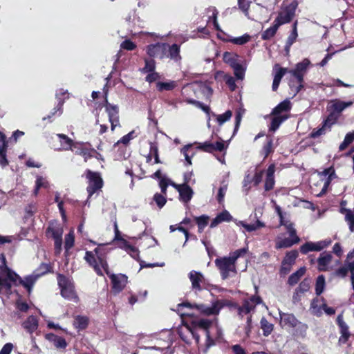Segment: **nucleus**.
<instances>
[{"mask_svg": "<svg viewBox=\"0 0 354 354\" xmlns=\"http://www.w3.org/2000/svg\"><path fill=\"white\" fill-rule=\"evenodd\" d=\"M100 250L98 248H95L94 250L97 258L92 252L87 251L85 254L84 259L93 268L98 275L102 276L103 271H104L111 279L113 290L115 292H119L124 288L127 281V277L124 274H111L109 271L107 262L101 257Z\"/></svg>", "mask_w": 354, "mask_h": 354, "instance_id": "f257e3e1", "label": "nucleus"}, {"mask_svg": "<svg viewBox=\"0 0 354 354\" xmlns=\"http://www.w3.org/2000/svg\"><path fill=\"white\" fill-rule=\"evenodd\" d=\"M0 261L1 262V264H0V293L10 294L12 286L17 285L18 283H22L30 292L37 277L30 275L24 280H21L15 272L7 267L4 254H0Z\"/></svg>", "mask_w": 354, "mask_h": 354, "instance_id": "f03ea898", "label": "nucleus"}, {"mask_svg": "<svg viewBox=\"0 0 354 354\" xmlns=\"http://www.w3.org/2000/svg\"><path fill=\"white\" fill-rule=\"evenodd\" d=\"M248 247L239 249L230 253L229 257L217 258L215 260V264L218 268L223 279H226L236 275L237 272L236 261L238 258L245 254L248 252Z\"/></svg>", "mask_w": 354, "mask_h": 354, "instance_id": "7ed1b4c3", "label": "nucleus"}, {"mask_svg": "<svg viewBox=\"0 0 354 354\" xmlns=\"http://www.w3.org/2000/svg\"><path fill=\"white\" fill-rule=\"evenodd\" d=\"M230 305L231 302L227 299L216 300L213 302L212 306H207L204 304L192 305L189 302H184L178 305L177 310L180 311L182 307L195 308L205 315H218L223 307Z\"/></svg>", "mask_w": 354, "mask_h": 354, "instance_id": "20e7f679", "label": "nucleus"}, {"mask_svg": "<svg viewBox=\"0 0 354 354\" xmlns=\"http://www.w3.org/2000/svg\"><path fill=\"white\" fill-rule=\"evenodd\" d=\"M318 176L319 178V181L317 184H315V185L316 187H321L320 192L316 193V192L314 190V188L313 187H311V188L313 192L315 193L317 196H322L326 192L330 182L337 176L335 172V169L332 167L325 169L323 171L319 173Z\"/></svg>", "mask_w": 354, "mask_h": 354, "instance_id": "39448f33", "label": "nucleus"}, {"mask_svg": "<svg viewBox=\"0 0 354 354\" xmlns=\"http://www.w3.org/2000/svg\"><path fill=\"white\" fill-rule=\"evenodd\" d=\"M282 225L286 227L290 238L281 239L278 237L276 240L275 245L277 249L290 248L300 241L299 238L296 234V230L292 223L282 222Z\"/></svg>", "mask_w": 354, "mask_h": 354, "instance_id": "423d86ee", "label": "nucleus"}, {"mask_svg": "<svg viewBox=\"0 0 354 354\" xmlns=\"http://www.w3.org/2000/svg\"><path fill=\"white\" fill-rule=\"evenodd\" d=\"M58 283L61 288V294L63 297L68 300H77V296L73 283L63 275L58 276Z\"/></svg>", "mask_w": 354, "mask_h": 354, "instance_id": "0eeeda50", "label": "nucleus"}, {"mask_svg": "<svg viewBox=\"0 0 354 354\" xmlns=\"http://www.w3.org/2000/svg\"><path fill=\"white\" fill-rule=\"evenodd\" d=\"M310 63L308 59H304L302 62L297 64L294 69L288 70V73L294 77L299 84L297 88V92L303 87L304 76L307 72Z\"/></svg>", "mask_w": 354, "mask_h": 354, "instance_id": "6e6552de", "label": "nucleus"}, {"mask_svg": "<svg viewBox=\"0 0 354 354\" xmlns=\"http://www.w3.org/2000/svg\"><path fill=\"white\" fill-rule=\"evenodd\" d=\"M86 177L88 179L87 192L88 197H91L97 190L102 188L103 181L98 173L89 170L87 171Z\"/></svg>", "mask_w": 354, "mask_h": 354, "instance_id": "1a4fd4ad", "label": "nucleus"}, {"mask_svg": "<svg viewBox=\"0 0 354 354\" xmlns=\"http://www.w3.org/2000/svg\"><path fill=\"white\" fill-rule=\"evenodd\" d=\"M297 3L292 2L283 10L280 12L274 20L279 26L290 22L295 15Z\"/></svg>", "mask_w": 354, "mask_h": 354, "instance_id": "9d476101", "label": "nucleus"}, {"mask_svg": "<svg viewBox=\"0 0 354 354\" xmlns=\"http://www.w3.org/2000/svg\"><path fill=\"white\" fill-rule=\"evenodd\" d=\"M279 315L281 319L280 324L281 326L291 328L298 327L304 331L306 330L307 326L300 322L293 314L281 313L280 311Z\"/></svg>", "mask_w": 354, "mask_h": 354, "instance_id": "9b49d317", "label": "nucleus"}, {"mask_svg": "<svg viewBox=\"0 0 354 354\" xmlns=\"http://www.w3.org/2000/svg\"><path fill=\"white\" fill-rule=\"evenodd\" d=\"M332 243L330 239H325L317 242H306L300 248V251L303 254H307L311 251H321L328 247Z\"/></svg>", "mask_w": 354, "mask_h": 354, "instance_id": "f8f14e48", "label": "nucleus"}, {"mask_svg": "<svg viewBox=\"0 0 354 354\" xmlns=\"http://www.w3.org/2000/svg\"><path fill=\"white\" fill-rule=\"evenodd\" d=\"M250 218L252 221H255V222L248 223L245 221H239L236 224L243 227L248 232H252L258 230L260 228L264 227L266 226L265 223L259 220V216H258L257 210H255L253 214L250 216Z\"/></svg>", "mask_w": 354, "mask_h": 354, "instance_id": "ddd939ff", "label": "nucleus"}, {"mask_svg": "<svg viewBox=\"0 0 354 354\" xmlns=\"http://www.w3.org/2000/svg\"><path fill=\"white\" fill-rule=\"evenodd\" d=\"M167 48L168 44L164 43H157L147 46V53L150 57L162 59L167 51Z\"/></svg>", "mask_w": 354, "mask_h": 354, "instance_id": "4468645a", "label": "nucleus"}, {"mask_svg": "<svg viewBox=\"0 0 354 354\" xmlns=\"http://www.w3.org/2000/svg\"><path fill=\"white\" fill-rule=\"evenodd\" d=\"M106 112L109 118V122L111 123V130L113 131L116 127L120 125L118 108L106 102Z\"/></svg>", "mask_w": 354, "mask_h": 354, "instance_id": "2eb2a0df", "label": "nucleus"}, {"mask_svg": "<svg viewBox=\"0 0 354 354\" xmlns=\"http://www.w3.org/2000/svg\"><path fill=\"white\" fill-rule=\"evenodd\" d=\"M353 104L352 101L344 102L339 99L330 100L327 107L328 110L337 113L338 115L346 108Z\"/></svg>", "mask_w": 354, "mask_h": 354, "instance_id": "dca6fc26", "label": "nucleus"}, {"mask_svg": "<svg viewBox=\"0 0 354 354\" xmlns=\"http://www.w3.org/2000/svg\"><path fill=\"white\" fill-rule=\"evenodd\" d=\"M171 185L174 187L180 194L181 200L185 202H189L193 195V190L187 185H177L174 183H171Z\"/></svg>", "mask_w": 354, "mask_h": 354, "instance_id": "f3484780", "label": "nucleus"}, {"mask_svg": "<svg viewBox=\"0 0 354 354\" xmlns=\"http://www.w3.org/2000/svg\"><path fill=\"white\" fill-rule=\"evenodd\" d=\"M189 278L192 282V286L196 291H201L202 290L201 283L204 282L203 275L199 272L192 270L189 274Z\"/></svg>", "mask_w": 354, "mask_h": 354, "instance_id": "a211bd4d", "label": "nucleus"}, {"mask_svg": "<svg viewBox=\"0 0 354 354\" xmlns=\"http://www.w3.org/2000/svg\"><path fill=\"white\" fill-rule=\"evenodd\" d=\"M57 138L59 140L60 142V148L59 149L62 150H73V148L77 147V143H74L73 140L68 138L67 136L59 133L57 135Z\"/></svg>", "mask_w": 354, "mask_h": 354, "instance_id": "6ab92c4d", "label": "nucleus"}, {"mask_svg": "<svg viewBox=\"0 0 354 354\" xmlns=\"http://www.w3.org/2000/svg\"><path fill=\"white\" fill-rule=\"evenodd\" d=\"M8 147V143L6 140L5 136L1 135L0 136V166L5 167L8 164V161L6 158V149Z\"/></svg>", "mask_w": 354, "mask_h": 354, "instance_id": "aec40b11", "label": "nucleus"}, {"mask_svg": "<svg viewBox=\"0 0 354 354\" xmlns=\"http://www.w3.org/2000/svg\"><path fill=\"white\" fill-rule=\"evenodd\" d=\"M22 326L27 332L32 334L38 328V319L35 316L30 315L22 323Z\"/></svg>", "mask_w": 354, "mask_h": 354, "instance_id": "412c9836", "label": "nucleus"}, {"mask_svg": "<svg viewBox=\"0 0 354 354\" xmlns=\"http://www.w3.org/2000/svg\"><path fill=\"white\" fill-rule=\"evenodd\" d=\"M274 165H271L267 169L266 178L265 182V189L266 191H270L273 189L274 185Z\"/></svg>", "mask_w": 354, "mask_h": 354, "instance_id": "4be33fe9", "label": "nucleus"}, {"mask_svg": "<svg viewBox=\"0 0 354 354\" xmlns=\"http://www.w3.org/2000/svg\"><path fill=\"white\" fill-rule=\"evenodd\" d=\"M333 257L330 253L324 252L320 254L317 262L318 269L320 271H326L328 270V265L332 261Z\"/></svg>", "mask_w": 354, "mask_h": 354, "instance_id": "5701e85b", "label": "nucleus"}, {"mask_svg": "<svg viewBox=\"0 0 354 354\" xmlns=\"http://www.w3.org/2000/svg\"><path fill=\"white\" fill-rule=\"evenodd\" d=\"M323 301V298H315L313 300L310 310L313 315L319 317L322 314L323 304H324Z\"/></svg>", "mask_w": 354, "mask_h": 354, "instance_id": "b1692460", "label": "nucleus"}, {"mask_svg": "<svg viewBox=\"0 0 354 354\" xmlns=\"http://www.w3.org/2000/svg\"><path fill=\"white\" fill-rule=\"evenodd\" d=\"M223 59V61L228 64L232 68L242 62L238 55L230 52L224 53Z\"/></svg>", "mask_w": 354, "mask_h": 354, "instance_id": "393cba45", "label": "nucleus"}, {"mask_svg": "<svg viewBox=\"0 0 354 354\" xmlns=\"http://www.w3.org/2000/svg\"><path fill=\"white\" fill-rule=\"evenodd\" d=\"M340 212L345 215V221L349 225V230L354 232V212L344 207L341 208Z\"/></svg>", "mask_w": 354, "mask_h": 354, "instance_id": "a878e982", "label": "nucleus"}, {"mask_svg": "<svg viewBox=\"0 0 354 354\" xmlns=\"http://www.w3.org/2000/svg\"><path fill=\"white\" fill-rule=\"evenodd\" d=\"M262 300L259 296H252L249 299H246L243 301V306L248 308L250 312L253 311L256 306L261 304Z\"/></svg>", "mask_w": 354, "mask_h": 354, "instance_id": "bb28decb", "label": "nucleus"}, {"mask_svg": "<svg viewBox=\"0 0 354 354\" xmlns=\"http://www.w3.org/2000/svg\"><path fill=\"white\" fill-rule=\"evenodd\" d=\"M167 50L169 51V57L175 62H179L181 59L180 55V47L177 44L171 46L168 45Z\"/></svg>", "mask_w": 354, "mask_h": 354, "instance_id": "cd10ccee", "label": "nucleus"}, {"mask_svg": "<svg viewBox=\"0 0 354 354\" xmlns=\"http://www.w3.org/2000/svg\"><path fill=\"white\" fill-rule=\"evenodd\" d=\"M290 109V102L288 100H284L279 104L272 111V115H280L279 114L283 111H288Z\"/></svg>", "mask_w": 354, "mask_h": 354, "instance_id": "c85d7f7f", "label": "nucleus"}, {"mask_svg": "<svg viewBox=\"0 0 354 354\" xmlns=\"http://www.w3.org/2000/svg\"><path fill=\"white\" fill-rule=\"evenodd\" d=\"M48 233H50L54 239L62 238L63 230L59 225L51 223L48 228Z\"/></svg>", "mask_w": 354, "mask_h": 354, "instance_id": "c756f323", "label": "nucleus"}, {"mask_svg": "<svg viewBox=\"0 0 354 354\" xmlns=\"http://www.w3.org/2000/svg\"><path fill=\"white\" fill-rule=\"evenodd\" d=\"M88 324V319L85 316H77L73 325L78 330L85 329Z\"/></svg>", "mask_w": 354, "mask_h": 354, "instance_id": "7c9ffc66", "label": "nucleus"}, {"mask_svg": "<svg viewBox=\"0 0 354 354\" xmlns=\"http://www.w3.org/2000/svg\"><path fill=\"white\" fill-rule=\"evenodd\" d=\"M306 268L302 267L299 268L297 272L292 274L288 279V283L290 285H295L299 280V279L305 274Z\"/></svg>", "mask_w": 354, "mask_h": 354, "instance_id": "2f4dec72", "label": "nucleus"}, {"mask_svg": "<svg viewBox=\"0 0 354 354\" xmlns=\"http://www.w3.org/2000/svg\"><path fill=\"white\" fill-rule=\"evenodd\" d=\"M274 25L267 30H266L261 35V38L263 40L271 39L276 33L278 28L280 26L277 22L274 21Z\"/></svg>", "mask_w": 354, "mask_h": 354, "instance_id": "473e14b6", "label": "nucleus"}, {"mask_svg": "<svg viewBox=\"0 0 354 354\" xmlns=\"http://www.w3.org/2000/svg\"><path fill=\"white\" fill-rule=\"evenodd\" d=\"M297 22L295 21L293 24V28H292V32L290 33V35H289L288 39H287V41H286V50L287 52L289 51V49L290 48V46L292 45V44L295 41L298 35H297Z\"/></svg>", "mask_w": 354, "mask_h": 354, "instance_id": "72a5a7b5", "label": "nucleus"}, {"mask_svg": "<svg viewBox=\"0 0 354 354\" xmlns=\"http://www.w3.org/2000/svg\"><path fill=\"white\" fill-rule=\"evenodd\" d=\"M261 328L263 330V335L268 336L273 330L274 326L268 322L266 318L263 317L261 319Z\"/></svg>", "mask_w": 354, "mask_h": 354, "instance_id": "f704fd0d", "label": "nucleus"}, {"mask_svg": "<svg viewBox=\"0 0 354 354\" xmlns=\"http://www.w3.org/2000/svg\"><path fill=\"white\" fill-rule=\"evenodd\" d=\"M274 117L272 118L270 130L272 131H275L280 124L287 118L285 116L282 115H273Z\"/></svg>", "mask_w": 354, "mask_h": 354, "instance_id": "c9c22d12", "label": "nucleus"}, {"mask_svg": "<svg viewBox=\"0 0 354 354\" xmlns=\"http://www.w3.org/2000/svg\"><path fill=\"white\" fill-rule=\"evenodd\" d=\"M339 117V115H338L337 113L330 111V114L325 120L323 124L329 130L331 126L336 123Z\"/></svg>", "mask_w": 354, "mask_h": 354, "instance_id": "e433bc0d", "label": "nucleus"}, {"mask_svg": "<svg viewBox=\"0 0 354 354\" xmlns=\"http://www.w3.org/2000/svg\"><path fill=\"white\" fill-rule=\"evenodd\" d=\"M251 39L250 35L245 34L241 37H233L230 39L228 41L236 45H243L248 43Z\"/></svg>", "mask_w": 354, "mask_h": 354, "instance_id": "4c0bfd02", "label": "nucleus"}, {"mask_svg": "<svg viewBox=\"0 0 354 354\" xmlns=\"http://www.w3.org/2000/svg\"><path fill=\"white\" fill-rule=\"evenodd\" d=\"M242 62L239 63L234 66L232 68L234 70V75L237 79L243 80L245 75V68L243 67Z\"/></svg>", "mask_w": 354, "mask_h": 354, "instance_id": "58836bf2", "label": "nucleus"}, {"mask_svg": "<svg viewBox=\"0 0 354 354\" xmlns=\"http://www.w3.org/2000/svg\"><path fill=\"white\" fill-rule=\"evenodd\" d=\"M325 287V278L323 275H320L317 277L315 286V291L317 295H321Z\"/></svg>", "mask_w": 354, "mask_h": 354, "instance_id": "ea45409f", "label": "nucleus"}, {"mask_svg": "<svg viewBox=\"0 0 354 354\" xmlns=\"http://www.w3.org/2000/svg\"><path fill=\"white\" fill-rule=\"evenodd\" d=\"M298 257V252L297 250H292L286 253L283 261L286 263L293 265Z\"/></svg>", "mask_w": 354, "mask_h": 354, "instance_id": "a19ab883", "label": "nucleus"}, {"mask_svg": "<svg viewBox=\"0 0 354 354\" xmlns=\"http://www.w3.org/2000/svg\"><path fill=\"white\" fill-rule=\"evenodd\" d=\"M211 324V321L207 319H201L197 322V326L205 330L206 336L208 339H209V333L207 329L210 326Z\"/></svg>", "mask_w": 354, "mask_h": 354, "instance_id": "79ce46f5", "label": "nucleus"}, {"mask_svg": "<svg viewBox=\"0 0 354 354\" xmlns=\"http://www.w3.org/2000/svg\"><path fill=\"white\" fill-rule=\"evenodd\" d=\"M196 221L198 226V231L201 232L207 225L209 217L207 216L203 215L201 216L196 217Z\"/></svg>", "mask_w": 354, "mask_h": 354, "instance_id": "37998d69", "label": "nucleus"}, {"mask_svg": "<svg viewBox=\"0 0 354 354\" xmlns=\"http://www.w3.org/2000/svg\"><path fill=\"white\" fill-rule=\"evenodd\" d=\"M238 4H239V8L243 12L245 15L248 19H252L250 17L249 12H248L250 2H249V1H248L246 0H238Z\"/></svg>", "mask_w": 354, "mask_h": 354, "instance_id": "c03bdc74", "label": "nucleus"}, {"mask_svg": "<svg viewBox=\"0 0 354 354\" xmlns=\"http://www.w3.org/2000/svg\"><path fill=\"white\" fill-rule=\"evenodd\" d=\"M345 263L348 266L350 271H354V248L348 253Z\"/></svg>", "mask_w": 354, "mask_h": 354, "instance_id": "a18cd8bd", "label": "nucleus"}, {"mask_svg": "<svg viewBox=\"0 0 354 354\" xmlns=\"http://www.w3.org/2000/svg\"><path fill=\"white\" fill-rule=\"evenodd\" d=\"M115 228H117V225H115ZM115 239L120 241V245L119 247L123 250H124L126 252L129 250L131 248V245L124 239H122L119 236V232L118 229H116V233H115Z\"/></svg>", "mask_w": 354, "mask_h": 354, "instance_id": "49530a36", "label": "nucleus"}, {"mask_svg": "<svg viewBox=\"0 0 354 354\" xmlns=\"http://www.w3.org/2000/svg\"><path fill=\"white\" fill-rule=\"evenodd\" d=\"M197 145V148L201 150H203L206 152H213L214 151V144L211 143L209 142H205L203 143H198L196 142Z\"/></svg>", "mask_w": 354, "mask_h": 354, "instance_id": "de8ad7c7", "label": "nucleus"}, {"mask_svg": "<svg viewBox=\"0 0 354 354\" xmlns=\"http://www.w3.org/2000/svg\"><path fill=\"white\" fill-rule=\"evenodd\" d=\"M74 244V234L73 231L70 232L65 237V249L66 250H70Z\"/></svg>", "mask_w": 354, "mask_h": 354, "instance_id": "09e8293b", "label": "nucleus"}, {"mask_svg": "<svg viewBox=\"0 0 354 354\" xmlns=\"http://www.w3.org/2000/svg\"><path fill=\"white\" fill-rule=\"evenodd\" d=\"M176 86L175 82H158L157 83V88L159 91H169L173 89Z\"/></svg>", "mask_w": 354, "mask_h": 354, "instance_id": "8fccbe9b", "label": "nucleus"}, {"mask_svg": "<svg viewBox=\"0 0 354 354\" xmlns=\"http://www.w3.org/2000/svg\"><path fill=\"white\" fill-rule=\"evenodd\" d=\"M232 111H227L225 113L221 115H218L216 117L217 122L220 125L223 124L226 121L229 120L230 118L232 117Z\"/></svg>", "mask_w": 354, "mask_h": 354, "instance_id": "3c124183", "label": "nucleus"}, {"mask_svg": "<svg viewBox=\"0 0 354 354\" xmlns=\"http://www.w3.org/2000/svg\"><path fill=\"white\" fill-rule=\"evenodd\" d=\"M327 131H328V129L323 124L322 127L318 129H313L310 133V137L313 138H318L325 134Z\"/></svg>", "mask_w": 354, "mask_h": 354, "instance_id": "603ef678", "label": "nucleus"}, {"mask_svg": "<svg viewBox=\"0 0 354 354\" xmlns=\"http://www.w3.org/2000/svg\"><path fill=\"white\" fill-rule=\"evenodd\" d=\"M155 69V61L153 59H145V66L142 68L144 73L153 72Z\"/></svg>", "mask_w": 354, "mask_h": 354, "instance_id": "864d4df0", "label": "nucleus"}, {"mask_svg": "<svg viewBox=\"0 0 354 354\" xmlns=\"http://www.w3.org/2000/svg\"><path fill=\"white\" fill-rule=\"evenodd\" d=\"M275 69L276 72L274 76V79L280 82L285 73H288V69L286 68H278L277 69L275 68Z\"/></svg>", "mask_w": 354, "mask_h": 354, "instance_id": "5fc2aeb1", "label": "nucleus"}, {"mask_svg": "<svg viewBox=\"0 0 354 354\" xmlns=\"http://www.w3.org/2000/svg\"><path fill=\"white\" fill-rule=\"evenodd\" d=\"M150 154L154 157L155 163L160 162V160L159 156H158V147L156 145L152 144V143L151 144V146H150Z\"/></svg>", "mask_w": 354, "mask_h": 354, "instance_id": "6e6d98bb", "label": "nucleus"}, {"mask_svg": "<svg viewBox=\"0 0 354 354\" xmlns=\"http://www.w3.org/2000/svg\"><path fill=\"white\" fill-rule=\"evenodd\" d=\"M136 47V45L132 42L129 39L124 40L121 44L120 48L127 50H132L135 49Z\"/></svg>", "mask_w": 354, "mask_h": 354, "instance_id": "4d7b16f0", "label": "nucleus"}, {"mask_svg": "<svg viewBox=\"0 0 354 354\" xmlns=\"http://www.w3.org/2000/svg\"><path fill=\"white\" fill-rule=\"evenodd\" d=\"M227 189V185H223V186H221L219 188L218 196H217V200H218L219 203H221L223 201L224 196H225V195L226 194Z\"/></svg>", "mask_w": 354, "mask_h": 354, "instance_id": "13d9d810", "label": "nucleus"}, {"mask_svg": "<svg viewBox=\"0 0 354 354\" xmlns=\"http://www.w3.org/2000/svg\"><path fill=\"white\" fill-rule=\"evenodd\" d=\"M217 216L220 219L221 223L225 221H230L232 218L230 214L226 210H224L220 214H218Z\"/></svg>", "mask_w": 354, "mask_h": 354, "instance_id": "bf43d9fd", "label": "nucleus"}, {"mask_svg": "<svg viewBox=\"0 0 354 354\" xmlns=\"http://www.w3.org/2000/svg\"><path fill=\"white\" fill-rule=\"evenodd\" d=\"M171 183L172 182L167 178H162L160 180L159 185H160L161 191L163 194L166 193V189H167L168 185H171Z\"/></svg>", "mask_w": 354, "mask_h": 354, "instance_id": "052dcab7", "label": "nucleus"}, {"mask_svg": "<svg viewBox=\"0 0 354 354\" xmlns=\"http://www.w3.org/2000/svg\"><path fill=\"white\" fill-rule=\"evenodd\" d=\"M153 199L157 203L158 206L160 208L162 207L166 203L165 198L159 194H155Z\"/></svg>", "mask_w": 354, "mask_h": 354, "instance_id": "680f3d73", "label": "nucleus"}, {"mask_svg": "<svg viewBox=\"0 0 354 354\" xmlns=\"http://www.w3.org/2000/svg\"><path fill=\"white\" fill-rule=\"evenodd\" d=\"M348 271H350V269L348 268V266L345 264L344 266L341 267L336 270L335 274L341 277H344L346 276Z\"/></svg>", "mask_w": 354, "mask_h": 354, "instance_id": "e2e57ef3", "label": "nucleus"}, {"mask_svg": "<svg viewBox=\"0 0 354 354\" xmlns=\"http://www.w3.org/2000/svg\"><path fill=\"white\" fill-rule=\"evenodd\" d=\"M36 185H37L38 187L46 188L48 186V183L44 178L41 176H37L36 180Z\"/></svg>", "mask_w": 354, "mask_h": 354, "instance_id": "0e129e2a", "label": "nucleus"}, {"mask_svg": "<svg viewBox=\"0 0 354 354\" xmlns=\"http://www.w3.org/2000/svg\"><path fill=\"white\" fill-rule=\"evenodd\" d=\"M17 308L21 312H26L28 310L29 306L26 302L19 300L17 302Z\"/></svg>", "mask_w": 354, "mask_h": 354, "instance_id": "69168bd1", "label": "nucleus"}, {"mask_svg": "<svg viewBox=\"0 0 354 354\" xmlns=\"http://www.w3.org/2000/svg\"><path fill=\"white\" fill-rule=\"evenodd\" d=\"M56 348H64L66 346V342L62 337H58L55 343L53 344Z\"/></svg>", "mask_w": 354, "mask_h": 354, "instance_id": "338daca9", "label": "nucleus"}, {"mask_svg": "<svg viewBox=\"0 0 354 354\" xmlns=\"http://www.w3.org/2000/svg\"><path fill=\"white\" fill-rule=\"evenodd\" d=\"M13 346L11 343L6 344L0 351V354H10Z\"/></svg>", "mask_w": 354, "mask_h": 354, "instance_id": "774afa93", "label": "nucleus"}]
</instances>
